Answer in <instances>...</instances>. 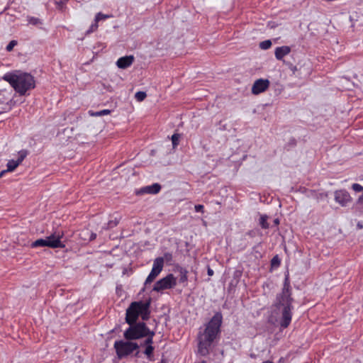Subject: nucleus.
Wrapping results in <instances>:
<instances>
[{
    "label": "nucleus",
    "instance_id": "f257e3e1",
    "mask_svg": "<svg viewBox=\"0 0 363 363\" xmlns=\"http://www.w3.org/2000/svg\"><path fill=\"white\" fill-rule=\"evenodd\" d=\"M222 320V314L216 313L206 324L205 329L199 333L198 353L201 356H206L209 353L212 343L220 332Z\"/></svg>",
    "mask_w": 363,
    "mask_h": 363
},
{
    "label": "nucleus",
    "instance_id": "f03ea898",
    "mask_svg": "<svg viewBox=\"0 0 363 363\" xmlns=\"http://www.w3.org/2000/svg\"><path fill=\"white\" fill-rule=\"evenodd\" d=\"M293 298H291V286L288 278L285 279L282 291L277 295L274 306L281 313L279 324L286 328L291 323L292 318Z\"/></svg>",
    "mask_w": 363,
    "mask_h": 363
},
{
    "label": "nucleus",
    "instance_id": "7ed1b4c3",
    "mask_svg": "<svg viewBox=\"0 0 363 363\" xmlns=\"http://www.w3.org/2000/svg\"><path fill=\"white\" fill-rule=\"evenodd\" d=\"M2 79L8 82L20 95L35 87L34 77L28 73H6Z\"/></svg>",
    "mask_w": 363,
    "mask_h": 363
},
{
    "label": "nucleus",
    "instance_id": "20e7f679",
    "mask_svg": "<svg viewBox=\"0 0 363 363\" xmlns=\"http://www.w3.org/2000/svg\"><path fill=\"white\" fill-rule=\"evenodd\" d=\"M149 328L143 322L134 323L124 332V337L126 340H137L147 336Z\"/></svg>",
    "mask_w": 363,
    "mask_h": 363
},
{
    "label": "nucleus",
    "instance_id": "39448f33",
    "mask_svg": "<svg viewBox=\"0 0 363 363\" xmlns=\"http://www.w3.org/2000/svg\"><path fill=\"white\" fill-rule=\"evenodd\" d=\"M117 354L119 357L129 355L138 348V345L133 342L116 341L114 343Z\"/></svg>",
    "mask_w": 363,
    "mask_h": 363
},
{
    "label": "nucleus",
    "instance_id": "423d86ee",
    "mask_svg": "<svg viewBox=\"0 0 363 363\" xmlns=\"http://www.w3.org/2000/svg\"><path fill=\"white\" fill-rule=\"evenodd\" d=\"M177 285V279L172 274L158 280L154 285L153 291L160 292L165 289H170Z\"/></svg>",
    "mask_w": 363,
    "mask_h": 363
},
{
    "label": "nucleus",
    "instance_id": "0eeeda50",
    "mask_svg": "<svg viewBox=\"0 0 363 363\" xmlns=\"http://www.w3.org/2000/svg\"><path fill=\"white\" fill-rule=\"evenodd\" d=\"M140 308V301H135L130 303L126 310L125 322L130 325L136 323L140 315L139 310Z\"/></svg>",
    "mask_w": 363,
    "mask_h": 363
},
{
    "label": "nucleus",
    "instance_id": "6e6552de",
    "mask_svg": "<svg viewBox=\"0 0 363 363\" xmlns=\"http://www.w3.org/2000/svg\"><path fill=\"white\" fill-rule=\"evenodd\" d=\"M64 234L62 232L58 231L52 233L50 235L45 238L48 244L51 243L54 245H49L50 248H64L65 247V244L61 241Z\"/></svg>",
    "mask_w": 363,
    "mask_h": 363
},
{
    "label": "nucleus",
    "instance_id": "1a4fd4ad",
    "mask_svg": "<svg viewBox=\"0 0 363 363\" xmlns=\"http://www.w3.org/2000/svg\"><path fill=\"white\" fill-rule=\"evenodd\" d=\"M270 82L267 79H259L255 81L252 86V93L258 95L265 91L269 86Z\"/></svg>",
    "mask_w": 363,
    "mask_h": 363
},
{
    "label": "nucleus",
    "instance_id": "9d476101",
    "mask_svg": "<svg viewBox=\"0 0 363 363\" xmlns=\"http://www.w3.org/2000/svg\"><path fill=\"white\" fill-rule=\"evenodd\" d=\"M335 200L342 206H346L352 201V197L346 190L340 189L335 192Z\"/></svg>",
    "mask_w": 363,
    "mask_h": 363
},
{
    "label": "nucleus",
    "instance_id": "9b49d317",
    "mask_svg": "<svg viewBox=\"0 0 363 363\" xmlns=\"http://www.w3.org/2000/svg\"><path fill=\"white\" fill-rule=\"evenodd\" d=\"M133 61L134 57L133 55L125 56L117 60L116 65L120 69H126L133 64Z\"/></svg>",
    "mask_w": 363,
    "mask_h": 363
},
{
    "label": "nucleus",
    "instance_id": "f8f14e48",
    "mask_svg": "<svg viewBox=\"0 0 363 363\" xmlns=\"http://www.w3.org/2000/svg\"><path fill=\"white\" fill-rule=\"evenodd\" d=\"M161 189V186L157 184H153L150 186H146L143 188H141L138 191V194H156L160 192Z\"/></svg>",
    "mask_w": 363,
    "mask_h": 363
},
{
    "label": "nucleus",
    "instance_id": "ddd939ff",
    "mask_svg": "<svg viewBox=\"0 0 363 363\" xmlns=\"http://www.w3.org/2000/svg\"><path fill=\"white\" fill-rule=\"evenodd\" d=\"M150 302L140 301V308L139 310L140 315L143 320H146L150 316Z\"/></svg>",
    "mask_w": 363,
    "mask_h": 363
},
{
    "label": "nucleus",
    "instance_id": "4468645a",
    "mask_svg": "<svg viewBox=\"0 0 363 363\" xmlns=\"http://www.w3.org/2000/svg\"><path fill=\"white\" fill-rule=\"evenodd\" d=\"M291 52L289 46L278 47L275 50V57L277 60H281L284 57L287 55Z\"/></svg>",
    "mask_w": 363,
    "mask_h": 363
},
{
    "label": "nucleus",
    "instance_id": "2eb2a0df",
    "mask_svg": "<svg viewBox=\"0 0 363 363\" xmlns=\"http://www.w3.org/2000/svg\"><path fill=\"white\" fill-rule=\"evenodd\" d=\"M164 259L162 257H157L153 261L152 269L160 274L164 267Z\"/></svg>",
    "mask_w": 363,
    "mask_h": 363
},
{
    "label": "nucleus",
    "instance_id": "dca6fc26",
    "mask_svg": "<svg viewBox=\"0 0 363 363\" xmlns=\"http://www.w3.org/2000/svg\"><path fill=\"white\" fill-rule=\"evenodd\" d=\"M50 245V244H48L46 239H38L35 241L33 242L30 245L31 247L36 248L40 247H48ZM51 245H54L53 243H51Z\"/></svg>",
    "mask_w": 363,
    "mask_h": 363
},
{
    "label": "nucleus",
    "instance_id": "f3484780",
    "mask_svg": "<svg viewBox=\"0 0 363 363\" xmlns=\"http://www.w3.org/2000/svg\"><path fill=\"white\" fill-rule=\"evenodd\" d=\"M159 274H160L159 273H157V272L152 269L150 273L146 278V280L145 281V285L147 286V284H151Z\"/></svg>",
    "mask_w": 363,
    "mask_h": 363
},
{
    "label": "nucleus",
    "instance_id": "a211bd4d",
    "mask_svg": "<svg viewBox=\"0 0 363 363\" xmlns=\"http://www.w3.org/2000/svg\"><path fill=\"white\" fill-rule=\"evenodd\" d=\"M19 164V162H18L17 160H11L8 162L7 169H6L5 171H6V172H13Z\"/></svg>",
    "mask_w": 363,
    "mask_h": 363
},
{
    "label": "nucleus",
    "instance_id": "6ab92c4d",
    "mask_svg": "<svg viewBox=\"0 0 363 363\" xmlns=\"http://www.w3.org/2000/svg\"><path fill=\"white\" fill-rule=\"evenodd\" d=\"M110 113H111V111L108 109H104V110H102L100 111H96V112H94L92 111H89V114L91 116H105V115H108Z\"/></svg>",
    "mask_w": 363,
    "mask_h": 363
},
{
    "label": "nucleus",
    "instance_id": "aec40b11",
    "mask_svg": "<svg viewBox=\"0 0 363 363\" xmlns=\"http://www.w3.org/2000/svg\"><path fill=\"white\" fill-rule=\"evenodd\" d=\"M155 332L149 330V333H147V338L144 342L145 345H152L153 343V337L155 335Z\"/></svg>",
    "mask_w": 363,
    "mask_h": 363
},
{
    "label": "nucleus",
    "instance_id": "412c9836",
    "mask_svg": "<svg viewBox=\"0 0 363 363\" xmlns=\"http://www.w3.org/2000/svg\"><path fill=\"white\" fill-rule=\"evenodd\" d=\"M259 224L264 229H267L269 228V224L267 223V216L266 215L261 216L259 218Z\"/></svg>",
    "mask_w": 363,
    "mask_h": 363
},
{
    "label": "nucleus",
    "instance_id": "4be33fe9",
    "mask_svg": "<svg viewBox=\"0 0 363 363\" xmlns=\"http://www.w3.org/2000/svg\"><path fill=\"white\" fill-rule=\"evenodd\" d=\"M272 46V41L270 40H267L261 42L259 43V48L262 50H267L270 48Z\"/></svg>",
    "mask_w": 363,
    "mask_h": 363
},
{
    "label": "nucleus",
    "instance_id": "5701e85b",
    "mask_svg": "<svg viewBox=\"0 0 363 363\" xmlns=\"http://www.w3.org/2000/svg\"><path fill=\"white\" fill-rule=\"evenodd\" d=\"M154 351V347L152 345H146V348L144 351V353L147 357L151 359V357L152 356V353Z\"/></svg>",
    "mask_w": 363,
    "mask_h": 363
},
{
    "label": "nucleus",
    "instance_id": "b1692460",
    "mask_svg": "<svg viewBox=\"0 0 363 363\" xmlns=\"http://www.w3.org/2000/svg\"><path fill=\"white\" fill-rule=\"evenodd\" d=\"M147 96V94L144 91H138L135 93V98L138 101H143Z\"/></svg>",
    "mask_w": 363,
    "mask_h": 363
},
{
    "label": "nucleus",
    "instance_id": "393cba45",
    "mask_svg": "<svg viewBox=\"0 0 363 363\" xmlns=\"http://www.w3.org/2000/svg\"><path fill=\"white\" fill-rule=\"evenodd\" d=\"M179 138H180V135L178 133H174L172 135V142L173 148H176L177 146L178 145Z\"/></svg>",
    "mask_w": 363,
    "mask_h": 363
},
{
    "label": "nucleus",
    "instance_id": "a878e982",
    "mask_svg": "<svg viewBox=\"0 0 363 363\" xmlns=\"http://www.w3.org/2000/svg\"><path fill=\"white\" fill-rule=\"evenodd\" d=\"M111 16L105 15L101 13H99L96 17H95V21L96 23H98L101 21H105L107 18L110 17Z\"/></svg>",
    "mask_w": 363,
    "mask_h": 363
},
{
    "label": "nucleus",
    "instance_id": "bb28decb",
    "mask_svg": "<svg viewBox=\"0 0 363 363\" xmlns=\"http://www.w3.org/2000/svg\"><path fill=\"white\" fill-rule=\"evenodd\" d=\"M17 44L18 42L15 40H13L7 45L6 50L8 52H11Z\"/></svg>",
    "mask_w": 363,
    "mask_h": 363
},
{
    "label": "nucleus",
    "instance_id": "cd10ccee",
    "mask_svg": "<svg viewBox=\"0 0 363 363\" xmlns=\"http://www.w3.org/2000/svg\"><path fill=\"white\" fill-rule=\"evenodd\" d=\"M352 189L356 192H360L363 191V186L357 183L353 184L352 185Z\"/></svg>",
    "mask_w": 363,
    "mask_h": 363
},
{
    "label": "nucleus",
    "instance_id": "c85d7f7f",
    "mask_svg": "<svg viewBox=\"0 0 363 363\" xmlns=\"http://www.w3.org/2000/svg\"><path fill=\"white\" fill-rule=\"evenodd\" d=\"M26 151L22 150L19 152V157L17 160L18 162H19V164H21L24 158L26 157Z\"/></svg>",
    "mask_w": 363,
    "mask_h": 363
},
{
    "label": "nucleus",
    "instance_id": "c756f323",
    "mask_svg": "<svg viewBox=\"0 0 363 363\" xmlns=\"http://www.w3.org/2000/svg\"><path fill=\"white\" fill-rule=\"evenodd\" d=\"M179 281L182 283L186 282L187 281V272L186 271L182 272Z\"/></svg>",
    "mask_w": 363,
    "mask_h": 363
},
{
    "label": "nucleus",
    "instance_id": "7c9ffc66",
    "mask_svg": "<svg viewBox=\"0 0 363 363\" xmlns=\"http://www.w3.org/2000/svg\"><path fill=\"white\" fill-rule=\"evenodd\" d=\"M97 28H98V24H91L89 29L87 30L86 34L96 30Z\"/></svg>",
    "mask_w": 363,
    "mask_h": 363
},
{
    "label": "nucleus",
    "instance_id": "2f4dec72",
    "mask_svg": "<svg viewBox=\"0 0 363 363\" xmlns=\"http://www.w3.org/2000/svg\"><path fill=\"white\" fill-rule=\"evenodd\" d=\"M194 208H195V211H196V212H201V213H203V208H204V207H203V205L198 204V205H196V206H194Z\"/></svg>",
    "mask_w": 363,
    "mask_h": 363
},
{
    "label": "nucleus",
    "instance_id": "473e14b6",
    "mask_svg": "<svg viewBox=\"0 0 363 363\" xmlns=\"http://www.w3.org/2000/svg\"><path fill=\"white\" fill-rule=\"evenodd\" d=\"M96 238V233H91V235H90V238H89V240H94Z\"/></svg>",
    "mask_w": 363,
    "mask_h": 363
},
{
    "label": "nucleus",
    "instance_id": "72a5a7b5",
    "mask_svg": "<svg viewBox=\"0 0 363 363\" xmlns=\"http://www.w3.org/2000/svg\"><path fill=\"white\" fill-rule=\"evenodd\" d=\"M357 227L358 229H362L363 228V223L362 222H358L357 224Z\"/></svg>",
    "mask_w": 363,
    "mask_h": 363
},
{
    "label": "nucleus",
    "instance_id": "f704fd0d",
    "mask_svg": "<svg viewBox=\"0 0 363 363\" xmlns=\"http://www.w3.org/2000/svg\"><path fill=\"white\" fill-rule=\"evenodd\" d=\"M275 262H277L278 264L279 263V260H278V259H277V257H274L272 259V264H275Z\"/></svg>",
    "mask_w": 363,
    "mask_h": 363
},
{
    "label": "nucleus",
    "instance_id": "c9c22d12",
    "mask_svg": "<svg viewBox=\"0 0 363 363\" xmlns=\"http://www.w3.org/2000/svg\"><path fill=\"white\" fill-rule=\"evenodd\" d=\"M213 274V270L211 269V268H208V275L212 276Z\"/></svg>",
    "mask_w": 363,
    "mask_h": 363
},
{
    "label": "nucleus",
    "instance_id": "e433bc0d",
    "mask_svg": "<svg viewBox=\"0 0 363 363\" xmlns=\"http://www.w3.org/2000/svg\"><path fill=\"white\" fill-rule=\"evenodd\" d=\"M6 172V171H4V170L1 171L0 172V177H1Z\"/></svg>",
    "mask_w": 363,
    "mask_h": 363
},
{
    "label": "nucleus",
    "instance_id": "4c0bfd02",
    "mask_svg": "<svg viewBox=\"0 0 363 363\" xmlns=\"http://www.w3.org/2000/svg\"><path fill=\"white\" fill-rule=\"evenodd\" d=\"M57 4H59L60 8L62 7L63 3L62 1L60 3H57Z\"/></svg>",
    "mask_w": 363,
    "mask_h": 363
},
{
    "label": "nucleus",
    "instance_id": "58836bf2",
    "mask_svg": "<svg viewBox=\"0 0 363 363\" xmlns=\"http://www.w3.org/2000/svg\"><path fill=\"white\" fill-rule=\"evenodd\" d=\"M363 200V197L360 196L358 199V202H361Z\"/></svg>",
    "mask_w": 363,
    "mask_h": 363
},
{
    "label": "nucleus",
    "instance_id": "ea45409f",
    "mask_svg": "<svg viewBox=\"0 0 363 363\" xmlns=\"http://www.w3.org/2000/svg\"><path fill=\"white\" fill-rule=\"evenodd\" d=\"M274 223H275V224L278 225V224H279V220H278V219H275V220H274Z\"/></svg>",
    "mask_w": 363,
    "mask_h": 363
},
{
    "label": "nucleus",
    "instance_id": "a19ab883",
    "mask_svg": "<svg viewBox=\"0 0 363 363\" xmlns=\"http://www.w3.org/2000/svg\"><path fill=\"white\" fill-rule=\"evenodd\" d=\"M262 363H274V362H272V361L267 360V361L263 362Z\"/></svg>",
    "mask_w": 363,
    "mask_h": 363
},
{
    "label": "nucleus",
    "instance_id": "79ce46f5",
    "mask_svg": "<svg viewBox=\"0 0 363 363\" xmlns=\"http://www.w3.org/2000/svg\"><path fill=\"white\" fill-rule=\"evenodd\" d=\"M33 23H37V21L35 19V21L33 22Z\"/></svg>",
    "mask_w": 363,
    "mask_h": 363
}]
</instances>
